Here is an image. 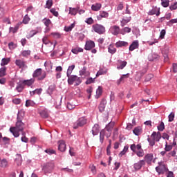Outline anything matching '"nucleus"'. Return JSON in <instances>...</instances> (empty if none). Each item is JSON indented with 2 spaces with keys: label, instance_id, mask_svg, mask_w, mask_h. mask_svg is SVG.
<instances>
[{
  "label": "nucleus",
  "instance_id": "obj_1",
  "mask_svg": "<svg viewBox=\"0 0 177 177\" xmlns=\"http://www.w3.org/2000/svg\"><path fill=\"white\" fill-rule=\"evenodd\" d=\"M24 131V124L20 120V118L17 116V121L15 127L10 128V132L14 135L15 138H19L20 136L19 132H23Z\"/></svg>",
  "mask_w": 177,
  "mask_h": 177
},
{
  "label": "nucleus",
  "instance_id": "obj_2",
  "mask_svg": "<svg viewBox=\"0 0 177 177\" xmlns=\"http://www.w3.org/2000/svg\"><path fill=\"white\" fill-rule=\"evenodd\" d=\"M130 149L133 153H135L138 157H143L145 156V151L142 149V145L133 144L130 146Z\"/></svg>",
  "mask_w": 177,
  "mask_h": 177
},
{
  "label": "nucleus",
  "instance_id": "obj_3",
  "mask_svg": "<svg viewBox=\"0 0 177 177\" xmlns=\"http://www.w3.org/2000/svg\"><path fill=\"white\" fill-rule=\"evenodd\" d=\"M32 77L37 78L38 81H42L46 78V72L42 71V68H37L34 71Z\"/></svg>",
  "mask_w": 177,
  "mask_h": 177
},
{
  "label": "nucleus",
  "instance_id": "obj_4",
  "mask_svg": "<svg viewBox=\"0 0 177 177\" xmlns=\"http://www.w3.org/2000/svg\"><path fill=\"white\" fill-rule=\"evenodd\" d=\"M68 77V84L69 85H73L74 82H76L75 86H78L82 82V80H81V77H78V76L75 75H69Z\"/></svg>",
  "mask_w": 177,
  "mask_h": 177
},
{
  "label": "nucleus",
  "instance_id": "obj_5",
  "mask_svg": "<svg viewBox=\"0 0 177 177\" xmlns=\"http://www.w3.org/2000/svg\"><path fill=\"white\" fill-rule=\"evenodd\" d=\"M92 28L95 32H97V34L102 35L106 32V28H104L103 25L96 24L92 26Z\"/></svg>",
  "mask_w": 177,
  "mask_h": 177
},
{
  "label": "nucleus",
  "instance_id": "obj_6",
  "mask_svg": "<svg viewBox=\"0 0 177 177\" xmlns=\"http://www.w3.org/2000/svg\"><path fill=\"white\" fill-rule=\"evenodd\" d=\"M86 118L84 117L79 118L75 123H73V129H78V128L84 127V125H86Z\"/></svg>",
  "mask_w": 177,
  "mask_h": 177
},
{
  "label": "nucleus",
  "instance_id": "obj_7",
  "mask_svg": "<svg viewBox=\"0 0 177 177\" xmlns=\"http://www.w3.org/2000/svg\"><path fill=\"white\" fill-rule=\"evenodd\" d=\"M158 164L159 165L156 167V171L158 172V175H163V174H165V172L168 171V169H167V166H165L164 162H161Z\"/></svg>",
  "mask_w": 177,
  "mask_h": 177
},
{
  "label": "nucleus",
  "instance_id": "obj_8",
  "mask_svg": "<svg viewBox=\"0 0 177 177\" xmlns=\"http://www.w3.org/2000/svg\"><path fill=\"white\" fill-rule=\"evenodd\" d=\"M53 168H55L53 162H47L44 164L42 169L45 174H49V172H52Z\"/></svg>",
  "mask_w": 177,
  "mask_h": 177
},
{
  "label": "nucleus",
  "instance_id": "obj_9",
  "mask_svg": "<svg viewBox=\"0 0 177 177\" xmlns=\"http://www.w3.org/2000/svg\"><path fill=\"white\" fill-rule=\"evenodd\" d=\"M15 64L19 67V68H27L26 62L23 59H17L15 61Z\"/></svg>",
  "mask_w": 177,
  "mask_h": 177
},
{
  "label": "nucleus",
  "instance_id": "obj_10",
  "mask_svg": "<svg viewBox=\"0 0 177 177\" xmlns=\"http://www.w3.org/2000/svg\"><path fill=\"white\" fill-rule=\"evenodd\" d=\"M95 48V41L92 40L87 41L85 44L84 49L86 50H91Z\"/></svg>",
  "mask_w": 177,
  "mask_h": 177
},
{
  "label": "nucleus",
  "instance_id": "obj_11",
  "mask_svg": "<svg viewBox=\"0 0 177 177\" xmlns=\"http://www.w3.org/2000/svg\"><path fill=\"white\" fill-rule=\"evenodd\" d=\"M106 104H107V100H106V99H102L99 106V111L100 113H103V111H104V109H106Z\"/></svg>",
  "mask_w": 177,
  "mask_h": 177
},
{
  "label": "nucleus",
  "instance_id": "obj_12",
  "mask_svg": "<svg viewBox=\"0 0 177 177\" xmlns=\"http://www.w3.org/2000/svg\"><path fill=\"white\" fill-rule=\"evenodd\" d=\"M66 145L64 140H59L58 142V149L59 151H66Z\"/></svg>",
  "mask_w": 177,
  "mask_h": 177
},
{
  "label": "nucleus",
  "instance_id": "obj_13",
  "mask_svg": "<svg viewBox=\"0 0 177 177\" xmlns=\"http://www.w3.org/2000/svg\"><path fill=\"white\" fill-rule=\"evenodd\" d=\"M153 158L154 156L153 155V153H147L144 157L145 161H146V162H147L148 164H151V162L153 161Z\"/></svg>",
  "mask_w": 177,
  "mask_h": 177
},
{
  "label": "nucleus",
  "instance_id": "obj_14",
  "mask_svg": "<svg viewBox=\"0 0 177 177\" xmlns=\"http://www.w3.org/2000/svg\"><path fill=\"white\" fill-rule=\"evenodd\" d=\"M151 138H153L156 142H160V140L161 139V133L153 131Z\"/></svg>",
  "mask_w": 177,
  "mask_h": 177
},
{
  "label": "nucleus",
  "instance_id": "obj_15",
  "mask_svg": "<svg viewBox=\"0 0 177 177\" xmlns=\"http://www.w3.org/2000/svg\"><path fill=\"white\" fill-rule=\"evenodd\" d=\"M111 31L113 35H118L120 34V26H113L111 27Z\"/></svg>",
  "mask_w": 177,
  "mask_h": 177
},
{
  "label": "nucleus",
  "instance_id": "obj_16",
  "mask_svg": "<svg viewBox=\"0 0 177 177\" xmlns=\"http://www.w3.org/2000/svg\"><path fill=\"white\" fill-rule=\"evenodd\" d=\"M145 164H146L145 160H140L137 163L134 164V169L136 171H139V169H140V168H142V166L145 165Z\"/></svg>",
  "mask_w": 177,
  "mask_h": 177
},
{
  "label": "nucleus",
  "instance_id": "obj_17",
  "mask_svg": "<svg viewBox=\"0 0 177 177\" xmlns=\"http://www.w3.org/2000/svg\"><path fill=\"white\" fill-rule=\"evenodd\" d=\"M80 75H81V77H89V75H91V73L86 71V66H84L81 71H80Z\"/></svg>",
  "mask_w": 177,
  "mask_h": 177
},
{
  "label": "nucleus",
  "instance_id": "obj_18",
  "mask_svg": "<svg viewBox=\"0 0 177 177\" xmlns=\"http://www.w3.org/2000/svg\"><path fill=\"white\" fill-rule=\"evenodd\" d=\"M139 48V41H134L132 42V44L129 46V50L131 52L135 50V49H138Z\"/></svg>",
  "mask_w": 177,
  "mask_h": 177
},
{
  "label": "nucleus",
  "instance_id": "obj_19",
  "mask_svg": "<svg viewBox=\"0 0 177 177\" xmlns=\"http://www.w3.org/2000/svg\"><path fill=\"white\" fill-rule=\"evenodd\" d=\"M34 82H35V79H34V78L27 80H24L22 82L24 86H31V85H32L34 84Z\"/></svg>",
  "mask_w": 177,
  "mask_h": 177
},
{
  "label": "nucleus",
  "instance_id": "obj_20",
  "mask_svg": "<svg viewBox=\"0 0 177 177\" xmlns=\"http://www.w3.org/2000/svg\"><path fill=\"white\" fill-rule=\"evenodd\" d=\"M132 20V17L131 16L127 17L126 18H123L122 20L121 21V26L124 27V26H127L129 21Z\"/></svg>",
  "mask_w": 177,
  "mask_h": 177
},
{
  "label": "nucleus",
  "instance_id": "obj_21",
  "mask_svg": "<svg viewBox=\"0 0 177 177\" xmlns=\"http://www.w3.org/2000/svg\"><path fill=\"white\" fill-rule=\"evenodd\" d=\"M128 42L124 41H118L115 43L116 48H122L123 46H128Z\"/></svg>",
  "mask_w": 177,
  "mask_h": 177
},
{
  "label": "nucleus",
  "instance_id": "obj_22",
  "mask_svg": "<svg viewBox=\"0 0 177 177\" xmlns=\"http://www.w3.org/2000/svg\"><path fill=\"white\" fill-rule=\"evenodd\" d=\"M78 10H80V7H77L75 8H69V15H71L72 16H75L77 13H78Z\"/></svg>",
  "mask_w": 177,
  "mask_h": 177
},
{
  "label": "nucleus",
  "instance_id": "obj_23",
  "mask_svg": "<svg viewBox=\"0 0 177 177\" xmlns=\"http://www.w3.org/2000/svg\"><path fill=\"white\" fill-rule=\"evenodd\" d=\"M91 132H92L93 136L97 135L99 133V124H94V126L91 130Z\"/></svg>",
  "mask_w": 177,
  "mask_h": 177
},
{
  "label": "nucleus",
  "instance_id": "obj_24",
  "mask_svg": "<svg viewBox=\"0 0 177 177\" xmlns=\"http://www.w3.org/2000/svg\"><path fill=\"white\" fill-rule=\"evenodd\" d=\"M101 8H102V4H100L99 3L93 4L91 6V9H92V10H94V12H97Z\"/></svg>",
  "mask_w": 177,
  "mask_h": 177
},
{
  "label": "nucleus",
  "instance_id": "obj_25",
  "mask_svg": "<svg viewBox=\"0 0 177 177\" xmlns=\"http://www.w3.org/2000/svg\"><path fill=\"white\" fill-rule=\"evenodd\" d=\"M108 52L111 55H114L117 52V49L114 47L113 44H110L108 48Z\"/></svg>",
  "mask_w": 177,
  "mask_h": 177
},
{
  "label": "nucleus",
  "instance_id": "obj_26",
  "mask_svg": "<svg viewBox=\"0 0 177 177\" xmlns=\"http://www.w3.org/2000/svg\"><path fill=\"white\" fill-rule=\"evenodd\" d=\"M104 74H107V69L106 68H101L98 71L96 74V77H99V75H104Z\"/></svg>",
  "mask_w": 177,
  "mask_h": 177
},
{
  "label": "nucleus",
  "instance_id": "obj_27",
  "mask_svg": "<svg viewBox=\"0 0 177 177\" xmlns=\"http://www.w3.org/2000/svg\"><path fill=\"white\" fill-rule=\"evenodd\" d=\"M75 68V65H71L68 67L67 72H66V76L69 77L73 73V70Z\"/></svg>",
  "mask_w": 177,
  "mask_h": 177
},
{
  "label": "nucleus",
  "instance_id": "obj_28",
  "mask_svg": "<svg viewBox=\"0 0 177 177\" xmlns=\"http://www.w3.org/2000/svg\"><path fill=\"white\" fill-rule=\"evenodd\" d=\"M50 35H51L55 39H59L62 38V34H60L58 32H51Z\"/></svg>",
  "mask_w": 177,
  "mask_h": 177
},
{
  "label": "nucleus",
  "instance_id": "obj_29",
  "mask_svg": "<svg viewBox=\"0 0 177 177\" xmlns=\"http://www.w3.org/2000/svg\"><path fill=\"white\" fill-rule=\"evenodd\" d=\"M106 135V131L102 130L100 133V143H103L104 141V136Z\"/></svg>",
  "mask_w": 177,
  "mask_h": 177
},
{
  "label": "nucleus",
  "instance_id": "obj_30",
  "mask_svg": "<svg viewBox=\"0 0 177 177\" xmlns=\"http://www.w3.org/2000/svg\"><path fill=\"white\" fill-rule=\"evenodd\" d=\"M10 62V58H3L1 59V66H6L7 64H9Z\"/></svg>",
  "mask_w": 177,
  "mask_h": 177
},
{
  "label": "nucleus",
  "instance_id": "obj_31",
  "mask_svg": "<svg viewBox=\"0 0 177 177\" xmlns=\"http://www.w3.org/2000/svg\"><path fill=\"white\" fill-rule=\"evenodd\" d=\"M134 135L139 136L140 134L142 133V128L140 127H136L133 131Z\"/></svg>",
  "mask_w": 177,
  "mask_h": 177
},
{
  "label": "nucleus",
  "instance_id": "obj_32",
  "mask_svg": "<svg viewBox=\"0 0 177 177\" xmlns=\"http://www.w3.org/2000/svg\"><path fill=\"white\" fill-rule=\"evenodd\" d=\"M72 53H74L75 55H78V53H80V52H84V49L80 48V47H77L75 48H73L71 50Z\"/></svg>",
  "mask_w": 177,
  "mask_h": 177
},
{
  "label": "nucleus",
  "instance_id": "obj_33",
  "mask_svg": "<svg viewBox=\"0 0 177 177\" xmlns=\"http://www.w3.org/2000/svg\"><path fill=\"white\" fill-rule=\"evenodd\" d=\"M15 163L17 164V165H21V155H16Z\"/></svg>",
  "mask_w": 177,
  "mask_h": 177
},
{
  "label": "nucleus",
  "instance_id": "obj_34",
  "mask_svg": "<svg viewBox=\"0 0 177 177\" xmlns=\"http://www.w3.org/2000/svg\"><path fill=\"white\" fill-rule=\"evenodd\" d=\"M40 115L42 117V118H48L49 117V113H48V111L43 110L40 112Z\"/></svg>",
  "mask_w": 177,
  "mask_h": 177
},
{
  "label": "nucleus",
  "instance_id": "obj_35",
  "mask_svg": "<svg viewBox=\"0 0 177 177\" xmlns=\"http://www.w3.org/2000/svg\"><path fill=\"white\" fill-rule=\"evenodd\" d=\"M128 149H129V147H128V145L124 146L123 150L119 153V157L125 156V154L127 153V151H128Z\"/></svg>",
  "mask_w": 177,
  "mask_h": 177
},
{
  "label": "nucleus",
  "instance_id": "obj_36",
  "mask_svg": "<svg viewBox=\"0 0 177 177\" xmlns=\"http://www.w3.org/2000/svg\"><path fill=\"white\" fill-rule=\"evenodd\" d=\"M21 55L24 57H28V56H30V55H31V50H24L21 53Z\"/></svg>",
  "mask_w": 177,
  "mask_h": 177
},
{
  "label": "nucleus",
  "instance_id": "obj_37",
  "mask_svg": "<svg viewBox=\"0 0 177 177\" xmlns=\"http://www.w3.org/2000/svg\"><path fill=\"white\" fill-rule=\"evenodd\" d=\"M0 167L1 168H6L8 167V160L6 159H3L0 161Z\"/></svg>",
  "mask_w": 177,
  "mask_h": 177
},
{
  "label": "nucleus",
  "instance_id": "obj_38",
  "mask_svg": "<svg viewBox=\"0 0 177 177\" xmlns=\"http://www.w3.org/2000/svg\"><path fill=\"white\" fill-rule=\"evenodd\" d=\"M129 74L122 75V76L118 80V85H120L125 78H129Z\"/></svg>",
  "mask_w": 177,
  "mask_h": 177
},
{
  "label": "nucleus",
  "instance_id": "obj_39",
  "mask_svg": "<svg viewBox=\"0 0 177 177\" xmlns=\"http://www.w3.org/2000/svg\"><path fill=\"white\" fill-rule=\"evenodd\" d=\"M16 89L17 92H22L23 90L24 89V84H23V82L18 84V86L16 87Z\"/></svg>",
  "mask_w": 177,
  "mask_h": 177
},
{
  "label": "nucleus",
  "instance_id": "obj_40",
  "mask_svg": "<svg viewBox=\"0 0 177 177\" xmlns=\"http://www.w3.org/2000/svg\"><path fill=\"white\" fill-rule=\"evenodd\" d=\"M6 75V67H3L0 68V77H5Z\"/></svg>",
  "mask_w": 177,
  "mask_h": 177
},
{
  "label": "nucleus",
  "instance_id": "obj_41",
  "mask_svg": "<svg viewBox=\"0 0 177 177\" xmlns=\"http://www.w3.org/2000/svg\"><path fill=\"white\" fill-rule=\"evenodd\" d=\"M161 5L163 8H168L169 6V0H161Z\"/></svg>",
  "mask_w": 177,
  "mask_h": 177
},
{
  "label": "nucleus",
  "instance_id": "obj_42",
  "mask_svg": "<svg viewBox=\"0 0 177 177\" xmlns=\"http://www.w3.org/2000/svg\"><path fill=\"white\" fill-rule=\"evenodd\" d=\"M125 32H131V28L125 27L123 29L121 30L120 34L124 35Z\"/></svg>",
  "mask_w": 177,
  "mask_h": 177
},
{
  "label": "nucleus",
  "instance_id": "obj_43",
  "mask_svg": "<svg viewBox=\"0 0 177 177\" xmlns=\"http://www.w3.org/2000/svg\"><path fill=\"white\" fill-rule=\"evenodd\" d=\"M74 27H75V24H72L70 25V26H66L65 31H66V32H68L69 31H71V30H73Z\"/></svg>",
  "mask_w": 177,
  "mask_h": 177
},
{
  "label": "nucleus",
  "instance_id": "obj_44",
  "mask_svg": "<svg viewBox=\"0 0 177 177\" xmlns=\"http://www.w3.org/2000/svg\"><path fill=\"white\" fill-rule=\"evenodd\" d=\"M36 34H38V30H32L30 32V34L27 36V38H32V37L36 35Z\"/></svg>",
  "mask_w": 177,
  "mask_h": 177
},
{
  "label": "nucleus",
  "instance_id": "obj_45",
  "mask_svg": "<svg viewBox=\"0 0 177 177\" xmlns=\"http://www.w3.org/2000/svg\"><path fill=\"white\" fill-rule=\"evenodd\" d=\"M97 96H101L102 93H103V88L102 86H98L96 91Z\"/></svg>",
  "mask_w": 177,
  "mask_h": 177
},
{
  "label": "nucleus",
  "instance_id": "obj_46",
  "mask_svg": "<svg viewBox=\"0 0 177 177\" xmlns=\"http://www.w3.org/2000/svg\"><path fill=\"white\" fill-rule=\"evenodd\" d=\"M8 47H9V49H10L12 50L16 49V48H17V44H15V43H13V42H10L8 44Z\"/></svg>",
  "mask_w": 177,
  "mask_h": 177
},
{
  "label": "nucleus",
  "instance_id": "obj_47",
  "mask_svg": "<svg viewBox=\"0 0 177 177\" xmlns=\"http://www.w3.org/2000/svg\"><path fill=\"white\" fill-rule=\"evenodd\" d=\"M127 64V62L126 61L122 62V64L117 67L118 70H122L124 67H125Z\"/></svg>",
  "mask_w": 177,
  "mask_h": 177
},
{
  "label": "nucleus",
  "instance_id": "obj_48",
  "mask_svg": "<svg viewBox=\"0 0 177 177\" xmlns=\"http://www.w3.org/2000/svg\"><path fill=\"white\" fill-rule=\"evenodd\" d=\"M169 122H172V121H174V118H175V113L174 112H171L169 116Z\"/></svg>",
  "mask_w": 177,
  "mask_h": 177
},
{
  "label": "nucleus",
  "instance_id": "obj_49",
  "mask_svg": "<svg viewBox=\"0 0 177 177\" xmlns=\"http://www.w3.org/2000/svg\"><path fill=\"white\" fill-rule=\"evenodd\" d=\"M100 16L101 18L109 17V13L106 11H100Z\"/></svg>",
  "mask_w": 177,
  "mask_h": 177
},
{
  "label": "nucleus",
  "instance_id": "obj_50",
  "mask_svg": "<svg viewBox=\"0 0 177 177\" xmlns=\"http://www.w3.org/2000/svg\"><path fill=\"white\" fill-rule=\"evenodd\" d=\"M162 53L164 57V61L165 62H168L169 60V58H168V51L164 52V50L162 51Z\"/></svg>",
  "mask_w": 177,
  "mask_h": 177
},
{
  "label": "nucleus",
  "instance_id": "obj_51",
  "mask_svg": "<svg viewBox=\"0 0 177 177\" xmlns=\"http://www.w3.org/2000/svg\"><path fill=\"white\" fill-rule=\"evenodd\" d=\"M95 80H96V77L95 78L90 77L87 79V80L86 81V84L89 85V84H93V82H95Z\"/></svg>",
  "mask_w": 177,
  "mask_h": 177
},
{
  "label": "nucleus",
  "instance_id": "obj_52",
  "mask_svg": "<svg viewBox=\"0 0 177 177\" xmlns=\"http://www.w3.org/2000/svg\"><path fill=\"white\" fill-rule=\"evenodd\" d=\"M45 152L47 153V154H49L50 156L52 154H56V151L51 149H46Z\"/></svg>",
  "mask_w": 177,
  "mask_h": 177
},
{
  "label": "nucleus",
  "instance_id": "obj_53",
  "mask_svg": "<svg viewBox=\"0 0 177 177\" xmlns=\"http://www.w3.org/2000/svg\"><path fill=\"white\" fill-rule=\"evenodd\" d=\"M152 78H154V75L153 74H148L146 77H145V81L147 82H149V81H151L152 80Z\"/></svg>",
  "mask_w": 177,
  "mask_h": 177
},
{
  "label": "nucleus",
  "instance_id": "obj_54",
  "mask_svg": "<svg viewBox=\"0 0 177 177\" xmlns=\"http://www.w3.org/2000/svg\"><path fill=\"white\" fill-rule=\"evenodd\" d=\"M160 59V55L157 54H153L152 55V58H150V60L152 62H154L156 60H158Z\"/></svg>",
  "mask_w": 177,
  "mask_h": 177
},
{
  "label": "nucleus",
  "instance_id": "obj_55",
  "mask_svg": "<svg viewBox=\"0 0 177 177\" xmlns=\"http://www.w3.org/2000/svg\"><path fill=\"white\" fill-rule=\"evenodd\" d=\"M149 143V146H154V145H156V141L154 140V139L153 138H149L147 139Z\"/></svg>",
  "mask_w": 177,
  "mask_h": 177
},
{
  "label": "nucleus",
  "instance_id": "obj_56",
  "mask_svg": "<svg viewBox=\"0 0 177 177\" xmlns=\"http://www.w3.org/2000/svg\"><path fill=\"white\" fill-rule=\"evenodd\" d=\"M158 131H162L165 129V126L164 125V122H161L160 125L158 126Z\"/></svg>",
  "mask_w": 177,
  "mask_h": 177
},
{
  "label": "nucleus",
  "instance_id": "obj_57",
  "mask_svg": "<svg viewBox=\"0 0 177 177\" xmlns=\"http://www.w3.org/2000/svg\"><path fill=\"white\" fill-rule=\"evenodd\" d=\"M30 19L28 17V15H25L23 19L24 24H28V21H30Z\"/></svg>",
  "mask_w": 177,
  "mask_h": 177
},
{
  "label": "nucleus",
  "instance_id": "obj_58",
  "mask_svg": "<svg viewBox=\"0 0 177 177\" xmlns=\"http://www.w3.org/2000/svg\"><path fill=\"white\" fill-rule=\"evenodd\" d=\"M42 42L43 44H44L45 45H48V44L50 43V41H49V39H48V36H44L42 39Z\"/></svg>",
  "mask_w": 177,
  "mask_h": 177
},
{
  "label": "nucleus",
  "instance_id": "obj_59",
  "mask_svg": "<svg viewBox=\"0 0 177 177\" xmlns=\"http://www.w3.org/2000/svg\"><path fill=\"white\" fill-rule=\"evenodd\" d=\"M17 30H19V26H17L15 28L10 27V32H12V34H15V32H17Z\"/></svg>",
  "mask_w": 177,
  "mask_h": 177
},
{
  "label": "nucleus",
  "instance_id": "obj_60",
  "mask_svg": "<svg viewBox=\"0 0 177 177\" xmlns=\"http://www.w3.org/2000/svg\"><path fill=\"white\" fill-rule=\"evenodd\" d=\"M172 147H173L171 145H168V143L166 142L165 148V151H171V149H172Z\"/></svg>",
  "mask_w": 177,
  "mask_h": 177
},
{
  "label": "nucleus",
  "instance_id": "obj_61",
  "mask_svg": "<svg viewBox=\"0 0 177 177\" xmlns=\"http://www.w3.org/2000/svg\"><path fill=\"white\" fill-rule=\"evenodd\" d=\"M53 5V0H48L46 1V6L48 9H50L52 8V6Z\"/></svg>",
  "mask_w": 177,
  "mask_h": 177
},
{
  "label": "nucleus",
  "instance_id": "obj_62",
  "mask_svg": "<svg viewBox=\"0 0 177 177\" xmlns=\"http://www.w3.org/2000/svg\"><path fill=\"white\" fill-rule=\"evenodd\" d=\"M89 168L91 172L95 175L96 174V167L93 165H90Z\"/></svg>",
  "mask_w": 177,
  "mask_h": 177
},
{
  "label": "nucleus",
  "instance_id": "obj_63",
  "mask_svg": "<svg viewBox=\"0 0 177 177\" xmlns=\"http://www.w3.org/2000/svg\"><path fill=\"white\" fill-rule=\"evenodd\" d=\"M145 75V73L143 72H138L136 75L137 77V80L139 81L140 80V78H142Z\"/></svg>",
  "mask_w": 177,
  "mask_h": 177
},
{
  "label": "nucleus",
  "instance_id": "obj_64",
  "mask_svg": "<svg viewBox=\"0 0 177 177\" xmlns=\"http://www.w3.org/2000/svg\"><path fill=\"white\" fill-rule=\"evenodd\" d=\"M85 23L87 24H93V19L92 17L88 18L86 19Z\"/></svg>",
  "mask_w": 177,
  "mask_h": 177
}]
</instances>
